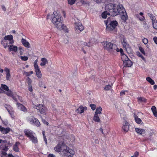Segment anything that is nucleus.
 <instances>
[{"label": "nucleus", "instance_id": "nucleus-43", "mask_svg": "<svg viewBox=\"0 0 157 157\" xmlns=\"http://www.w3.org/2000/svg\"><path fill=\"white\" fill-rule=\"evenodd\" d=\"M36 75L37 77L40 78H41L42 77V74L41 73V71L38 72H37L36 73Z\"/></svg>", "mask_w": 157, "mask_h": 157}, {"label": "nucleus", "instance_id": "nucleus-36", "mask_svg": "<svg viewBox=\"0 0 157 157\" xmlns=\"http://www.w3.org/2000/svg\"><path fill=\"white\" fill-rule=\"evenodd\" d=\"M112 52H114L116 51L117 52H119L120 51V49L118 48L117 46L115 44L113 46V49Z\"/></svg>", "mask_w": 157, "mask_h": 157}, {"label": "nucleus", "instance_id": "nucleus-37", "mask_svg": "<svg viewBox=\"0 0 157 157\" xmlns=\"http://www.w3.org/2000/svg\"><path fill=\"white\" fill-rule=\"evenodd\" d=\"M33 124L37 127L40 126V122H39V121L36 118V120H35Z\"/></svg>", "mask_w": 157, "mask_h": 157}, {"label": "nucleus", "instance_id": "nucleus-41", "mask_svg": "<svg viewBox=\"0 0 157 157\" xmlns=\"http://www.w3.org/2000/svg\"><path fill=\"white\" fill-rule=\"evenodd\" d=\"M8 112L10 113V115L12 118H13L14 117V116L13 115V110L12 109L11 110L9 111H8Z\"/></svg>", "mask_w": 157, "mask_h": 157}, {"label": "nucleus", "instance_id": "nucleus-27", "mask_svg": "<svg viewBox=\"0 0 157 157\" xmlns=\"http://www.w3.org/2000/svg\"><path fill=\"white\" fill-rule=\"evenodd\" d=\"M154 19V18H152ZM152 25L154 29L157 30V21L154 19H152Z\"/></svg>", "mask_w": 157, "mask_h": 157}, {"label": "nucleus", "instance_id": "nucleus-16", "mask_svg": "<svg viewBox=\"0 0 157 157\" xmlns=\"http://www.w3.org/2000/svg\"><path fill=\"white\" fill-rule=\"evenodd\" d=\"M124 66L125 67H131L132 65V62L130 59H128L123 62Z\"/></svg>", "mask_w": 157, "mask_h": 157}, {"label": "nucleus", "instance_id": "nucleus-47", "mask_svg": "<svg viewBox=\"0 0 157 157\" xmlns=\"http://www.w3.org/2000/svg\"><path fill=\"white\" fill-rule=\"evenodd\" d=\"M20 58L22 60L24 61H27L28 59V58L27 56H21Z\"/></svg>", "mask_w": 157, "mask_h": 157}, {"label": "nucleus", "instance_id": "nucleus-10", "mask_svg": "<svg viewBox=\"0 0 157 157\" xmlns=\"http://www.w3.org/2000/svg\"><path fill=\"white\" fill-rule=\"evenodd\" d=\"M24 131L25 136L29 139L35 134L33 131L28 129H25Z\"/></svg>", "mask_w": 157, "mask_h": 157}, {"label": "nucleus", "instance_id": "nucleus-7", "mask_svg": "<svg viewBox=\"0 0 157 157\" xmlns=\"http://www.w3.org/2000/svg\"><path fill=\"white\" fill-rule=\"evenodd\" d=\"M3 46L4 48H6L7 47L10 51H13L16 52L17 51V47L16 46L13 45V44H11L10 45L8 44L7 42L6 41V44L4 43L3 44Z\"/></svg>", "mask_w": 157, "mask_h": 157}, {"label": "nucleus", "instance_id": "nucleus-17", "mask_svg": "<svg viewBox=\"0 0 157 157\" xmlns=\"http://www.w3.org/2000/svg\"><path fill=\"white\" fill-rule=\"evenodd\" d=\"M21 42L24 46L28 48H30V44L26 40L23 38H22L21 39Z\"/></svg>", "mask_w": 157, "mask_h": 157}, {"label": "nucleus", "instance_id": "nucleus-40", "mask_svg": "<svg viewBox=\"0 0 157 157\" xmlns=\"http://www.w3.org/2000/svg\"><path fill=\"white\" fill-rule=\"evenodd\" d=\"M70 141L72 143L74 142L75 140V136L73 135H71L70 137Z\"/></svg>", "mask_w": 157, "mask_h": 157}, {"label": "nucleus", "instance_id": "nucleus-14", "mask_svg": "<svg viewBox=\"0 0 157 157\" xmlns=\"http://www.w3.org/2000/svg\"><path fill=\"white\" fill-rule=\"evenodd\" d=\"M10 130L11 129L9 128H5L2 127V126L0 125V131H1L3 134H7L10 131Z\"/></svg>", "mask_w": 157, "mask_h": 157}, {"label": "nucleus", "instance_id": "nucleus-53", "mask_svg": "<svg viewBox=\"0 0 157 157\" xmlns=\"http://www.w3.org/2000/svg\"><path fill=\"white\" fill-rule=\"evenodd\" d=\"M139 155V152L137 151L135 152L133 155L131 157H137Z\"/></svg>", "mask_w": 157, "mask_h": 157}, {"label": "nucleus", "instance_id": "nucleus-39", "mask_svg": "<svg viewBox=\"0 0 157 157\" xmlns=\"http://www.w3.org/2000/svg\"><path fill=\"white\" fill-rule=\"evenodd\" d=\"M79 1L83 5L87 4L89 3V2L87 1H85L84 0H79Z\"/></svg>", "mask_w": 157, "mask_h": 157}, {"label": "nucleus", "instance_id": "nucleus-51", "mask_svg": "<svg viewBox=\"0 0 157 157\" xmlns=\"http://www.w3.org/2000/svg\"><path fill=\"white\" fill-rule=\"evenodd\" d=\"M142 42L145 44H146L148 43V40L147 38H144L142 40Z\"/></svg>", "mask_w": 157, "mask_h": 157}, {"label": "nucleus", "instance_id": "nucleus-21", "mask_svg": "<svg viewBox=\"0 0 157 157\" xmlns=\"http://www.w3.org/2000/svg\"><path fill=\"white\" fill-rule=\"evenodd\" d=\"M20 143L18 142H17L13 147V149L14 151L16 152H18L19 151V149L18 148V146L20 145Z\"/></svg>", "mask_w": 157, "mask_h": 157}, {"label": "nucleus", "instance_id": "nucleus-20", "mask_svg": "<svg viewBox=\"0 0 157 157\" xmlns=\"http://www.w3.org/2000/svg\"><path fill=\"white\" fill-rule=\"evenodd\" d=\"M18 108L21 110L23 111L24 112H25L27 111V109L24 105L19 103H17Z\"/></svg>", "mask_w": 157, "mask_h": 157}, {"label": "nucleus", "instance_id": "nucleus-33", "mask_svg": "<svg viewBox=\"0 0 157 157\" xmlns=\"http://www.w3.org/2000/svg\"><path fill=\"white\" fill-rule=\"evenodd\" d=\"M75 153L74 150L69 149V157H72L74 155Z\"/></svg>", "mask_w": 157, "mask_h": 157}, {"label": "nucleus", "instance_id": "nucleus-1", "mask_svg": "<svg viewBox=\"0 0 157 157\" xmlns=\"http://www.w3.org/2000/svg\"><path fill=\"white\" fill-rule=\"evenodd\" d=\"M50 16L51 17L52 22L55 28L59 30H63L66 33H68V29L66 26L62 22L61 16L59 13L55 11L51 15L50 14L47 15V19H49Z\"/></svg>", "mask_w": 157, "mask_h": 157}, {"label": "nucleus", "instance_id": "nucleus-19", "mask_svg": "<svg viewBox=\"0 0 157 157\" xmlns=\"http://www.w3.org/2000/svg\"><path fill=\"white\" fill-rule=\"evenodd\" d=\"M41 63L40 65L41 66H44L46 64L48 63V61L45 58H43L41 59Z\"/></svg>", "mask_w": 157, "mask_h": 157}, {"label": "nucleus", "instance_id": "nucleus-2", "mask_svg": "<svg viewBox=\"0 0 157 157\" xmlns=\"http://www.w3.org/2000/svg\"><path fill=\"white\" fill-rule=\"evenodd\" d=\"M54 150L57 152L61 151L64 157H69V148L63 143H59L54 148Z\"/></svg>", "mask_w": 157, "mask_h": 157}, {"label": "nucleus", "instance_id": "nucleus-60", "mask_svg": "<svg viewBox=\"0 0 157 157\" xmlns=\"http://www.w3.org/2000/svg\"><path fill=\"white\" fill-rule=\"evenodd\" d=\"M153 40L155 43L157 44V37L155 36L153 38Z\"/></svg>", "mask_w": 157, "mask_h": 157}, {"label": "nucleus", "instance_id": "nucleus-22", "mask_svg": "<svg viewBox=\"0 0 157 157\" xmlns=\"http://www.w3.org/2000/svg\"><path fill=\"white\" fill-rule=\"evenodd\" d=\"M29 140L34 144H37L38 143V140L37 137L35 136L34 135L30 138Z\"/></svg>", "mask_w": 157, "mask_h": 157}, {"label": "nucleus", "instance_id": "nucleus-49", "mask_svg": "<svg viewBox=\"0 0 157 157\" xmlns=\"http://www.w3.org/2000/svg\"><path fill=\"white\" fill-rule=\"evenodd\" d=\"M90 106L91 108V109L93 110H94L96 108V106L95 105L91 104L90 105Z\"/></svg>", "mask_w": 157, "mask_h": 157}, {"label": "nucleus", "instance_id": "nucleus-12", "mask_svg": "<svg viewBox=\"0 0 157 157\" xmlns=\"http://www.w3.org/2000/svg\"><path fill=\"white\" fill-rule=\"evenodd\" d=\"M122 44L124 48H125L126 50L128 51H130L131 50V48L129 44L127 43L126 40L125 39H123L122 41Z\"/></svg>", "mask_w": 157, "mask_h": 157}, {"label": "nucleus", "instance_id": "nucleus-61", "mask_svg": "<svg viewBox=\"0 0 157 157\" xmlns=\"http://www.w3.org/2000/svg\"><path fill=\"white\" fill-rule=\"evenodd\" d=\"M68 37L67 36V38L66 39H64L63 40V42L65 44H67L68 43Z\"/></svg>", "mask_w": 157, "mask_h": 157}, {"label": "nucleus", "instance_id": "nucleus-38", "mask_svg": "<svg viewBox=\"0 0 157 157\" xmlns=\"http://www.w3.org/2000/svg\"><path fill=\"white\" fill-rule=\"evenodd\" d=\"M1 87L4 90L7 91V90H9L8 87L6 85L1 84Z\"/></svg>", "mask_w": 157, "mask_h": 157}, {"label": "nucleus", "instance_id": "nucleus-55", "mask_svg": "<svg viewBox=\"0 0 157 157\" xmlns=\"http://www.w3.org/2000/svg\"><path fill=\"white\" fill-rule=\"evenodd\" d=\"M10 73H6V79L7 80H9L10 79Z\"/></svg>", "mask_w": 157, "mask_h": 157}, {"label": "nucleus", "instance_id": "nucleus-58", "mask_svg": "<svg viewBox=\"0 0 157 157\" xmlns=\"http://www.w3.org/2000/svg\"><path fill=\"white\" fill-rule=\"evenodd\" d=\"M148 15L150 17V18L151 19V20L152 21V18H154L153 19H154V20H155V17L152 14H148Z\"/></svg>", "mask_w": 157, "mask_h": 157}, {"label": "nucleus", "instance_id": "nucleus-54", "mask_svg": "<svg viewBox=\"0 0 157 157\" xmlns=\"http://www.w3.org/2000/svg\"><path fill=\"white\" fill-rule=\"evenodd\" d=\"M34 68H35V72L36 73L37 72H40V69L38 66L35 67Z\"/></svg>", "mask_w": 157, "mask_h": 157}, {"label": "nucleus", "instance_id": "nucleus-52", "mask_svg": "<svg viewBox=\"0 0 157 157\" xmlns=\"http://www.w3.org/2000/svg\"><path fill=\"white\" fill-rule=\"evenodd\" d=\"M25 73L27 76H29L31 74H33V72L32 71H31L28 72H25Z\"/></svg>", "mask_w": 157, "mask_h": 157}, {"label": "nucleus", "instance_id": "nucleus-57", "mask_svg": "<svg viewBox=\"0 0 157 157\" xmlns=\"http://www.w3.org/2000/svg\"><path fill=\"white\" fill-rule=\"evenodd\" d=\"M38 60L36 59L34 63V67H36L38 66L37 65Z\"/></svg>", "mask_w": 157, "mask_h": 157}, {"label": "nucleus", "instance_id": "nucleus-9", "mask_svg": "<svg viewBox=\"0 0 157 157\" xmlns=\"http://www.w3.org/2000/svg\"><path fill=\"white\" fill-rule=\"evenodd\" d=\"M36 108L38 110V112L42 114H44L46 111V107L41 105H36Z\"/></svg>", "mask_w": 157, "mask_h": 157}, {"label": "nucleus", "instance_id": "nucleus-45", "mask_svg": "<svg viewBox=\"0 0 157 157\" xmlns=\"http://www.w3.org/2000/svg\"><path fill=\"white\" fill-rule=\"evenodd\" d=\"M18 49L19 51L20 54L21 55H22L23 54V52L24 51V50L21 47H20L18 48Z\"/></svg>", "mask_w": 157, "mask_h": 157}, {"label": "nucleus", "instance_id": "nucleus-28", "mask_svg": "<svg viewBox=\"0 0 157 157\" xmlns=\"http://www.w3.org/2000/svg\"><path fill=\"white\" fill-rule=\"evenodd\" d=\"M146 80L149 82L151 84L154 85L155 84L154 81L150 77H147L146 78Z\"/></svg>", "mask_w": 157, "mask_h": 157}, {"label": "nucleus", "instance_id": "nucleus-3", "mask_svg": "<svg viewBox=\"0 0 157 157\" xmlns=\"http://www.w3.org/2000/svg\"><path fill=\"white\" fill-rule=\"evenodd\" d=\"M114 13H116V16L118 15H121V19L124 21H125L128 18V16L123 6L120 4H118L117 5Z\"/></svg>", "mask_w": 157, "mask_h": 157}, {"label": "nucleus", "instance_id": "nucleus-13", "mask_svg": "<svg viewBox=\"0 0 157 157\" xmlns=\"http://www.w3.org/2000/svg\"><path fill=\"white\" fill-rule=\"evenodd\" d=\"M76 29L78 33L81 32L84 29V27L82 24L80 23H76Z\"/></svg>", "mask_w": 157, "mask_h": 157}, {"label": "nucleus", "instance_id": "nucleus-26", "mask_svg": "<svg viewBox=\"0 0 157 157\" xmlns=\"http://www.w3.org/2000/svg\"><path fill=\"white\" fill-rule=\"evenodd\" d=\"M134 117L136 122L137 123L140 124L141 122V120L140 119L138 118L137 116L136 115L134 114Z\"/></svg>", "mask_w": 157, "mask_h": 157}, {"label": "nucleus", "instance_id": "nucleus-59", "mask_svg": "<svg viewBox=\"0 0 157 157\" xmlns=\"http://www.w3.org/2000/svg\"><path fill=\"white\" fill-rule=\"evenodd\" d=\"M94 2H96L97 3L99 4L101 2L102 0H93Z\"/></svg>", "mask_w": 157, "mask_h": 157}, {"label": "nucleus", "instance_id": "nucleus-31", "mask_svg": "<svg viewBox=\"0 0 157 157\" xmlns=\"http://www.w3.org/2000/svg\"><path fill=\"white\" fill-rule=\"evenodd\" d=\"M93 120L95 122H99L100 121V119L98 115H96L94 114Z\"/></svg>", "mask_w": 157, "mask_h": 157}, {"label": "nucleus", "instance_id": "nucleus-35", "mask_svg": "<svg viewBox=\"0 0 157 157\" xmlns=\"http://www.w3.org/2000/svg\"><path fill=\"white\" fill-rule=\"evenodd\" d=\"M5 107L7 109L8 111L11 110L13 109L12 107L10 105H5Z\"/></svg>", "mask_w": 157, "mask_h": 157}, {"label": "nucleus", "instance_id": "nucleus-46", "mask_svg": "<svg viewBox=\"0 0 157 157\" xmlns=\"http://www.w3.org/2000/svg\"><path fill=\"white\" fill-rule=\"evenodd\" d=\"M138 99L139 101H144L145 102L146 101V99L144 98L140 97L138 98Z\"/></svg>", "mask_w": 157, "mask_h": 157}, {"label": "nucleus", "instance_id": "nucleus-8", "mask_svg": "<svg viewBox=\"0 0 157 157\" xmlns=\"http://www.w3.org/2000/svg\"><path fill=\"white\" fill-rule=\"evenodd\" d=\"M115 44H113L111 42L106 41L104 44V47L105 49L110 52H112L113 46Z\"/></svg>", "mask_w": 157, "mask_h": 157}, {"label": "nucleus", "instance_id": "nucleus-64", "mask_svg": "<svg viewBox=\"0 0 157 157\" xmlns=\"http://www.w3.org/2000/svg\"><path fill=\"white\" fill-rule=\"evenodd\" d=\"M29 90L30 91L32 92L33 91L32 86L31 85H29Z\"/></svg>", "mask_w": 157, "mask_h": 157}, {"label": "nucleus", "instance_id": "nucleus-29", "mask_svg": "<svg viewBox=\"0 0 157 157\" xmlns=\"http://www.w3.org/2000/svg\"><path fill=\"white\" fill-rule=\"evenodd\" d=\"M121 58L123 62L129 59L127 56L125 54H122L121 56Z\"/></svg>", "mask_w": 157, "mask_h": 157}, {"label": "nucleus", "instance_id": "nucleus-56", "mask_svg": "<svg viewBox=\"0 0 157 157\" xmlns=\"http://www.w3.org/2000/svg\"><path fill=\"white\" fill-rule=\"evenodd\" d=\"M76 0H69V4L73 5L76 2Z\"/></svg>", "mask_w": 157, "mask_h": 157}, {"label": "nucleus", "instance_id": "nucleus-48", "mask_svg": "<svg viewBox=\"0 0 157 157\" xmlns=\"http://www.w3.org/2000/svg\"><path fill=\"white\" fill-rule=\"evenodd\" d=\"M139 50L140 51V52L143 54H144V55H145V52L144 51V48H143L141 47H139Z\"/></svg>", "mask_w": 157, "mask_h": 157}, {"label": "nucleus", "instance_id": "nucleus-30", "mask_svg": "<svg viewBox=\"0 0 157 157\" xmlns=\"http://www.w3.org/2000/svg\"><path fill=\"white\" fill-rule=\"evenodd\" d=\"M107 15H110L109 13L107 11H104L102 13L101 16L103 18L105 19L107 17Z\"/></svg>", "mask_w": 157, "mask_h": 157}, {"label": "nucleus", "instance_id": "nucleus-42", "mask_svg": "<svg viewBox=\"0 0 157 157\" xmlns=\"http://www.w3.org/2000/svg\"><path fill=\"white\" fill-rule=\"evenodd\" d=\"M137 55L139 57H141L144 61L146 62L145 58L140 52L138 53Z\"/></svg>", "mask_w": 157, "mask_h": 157}, {"label": "nucleus", "instance_id": "nucleus-44", "mask_svg": "<svg viewBox=\"0 0 157 157\" xmlns=\"http://www.w3.org/2000/svg\"><path fill=\"white\" fill-rule=\"evenodd\" d=\"M111 88V86L110 85H108L105 86L104 89L106 90H110Z\"/></svg>", "mask_w": 157, "mask_h": 157}, {"label": "nucleus", "instance_id": "nucleus-5", "mask_svg": "<svg viewBox=\"0 0 157 157\" xmlns=\"http://www.w3.org/2000/svg\"><path fill=\"white\" fill-rule=\"evenodd\" d=\"M114 4L109 3L106 6L105 9L107 12L109 11V14L112 16H116V13H114L115 7Z\"/></svg>", "mask_w": 157, "mask_h": 157}, {"label": "nucleus", "instance_id": "nucleus-15", "mask_svg": "<svg viewBox=\"0 0 157 157\" xmlns=\"http://www.w3.org/2000/svg\"><path fill=\"white\" fill-rule=\"evenodd\" d=\"M87 110V107H83L82 106H80L76 110V111L77 113H82L84 112V110Z\"/></svg>", "mask_w": 157, "mask_h": 157}, {"label": "nucleus", "instance_id": "nucleus-25", "mask_svg": "<svg viewBox=\"0 0 157 157\" xmlns=\"http://www.w3.org/2000/svg\"><path fill=\"white\" fill-rule=\"evenodd\" d=\"M102 109L101 107H98L96 109V111L95 113V114L98 115L101 113Z\"/></svg>", "mask_w": 157, "mask_h": 157}, {"label": "nucleus", "instance_id": "nucleus-32", "mask_svg": "<svg viewBox=\"0 0 157 157\" xmlns=\"http://www.w3.org/2000/svg\"><path fill=\"white\" fill-rule=\"evenodd\" d=\"M5 92V94L9 96L12 97L13 95V93L12 91L9 90Z\"/></svg>", "mask_w": 157, "mask_h": 157}, {"label": "nucleus", "instance_id": "nucleus-62", "mask_svg": "<svg viewBox=\"0 0 157 157\" xmlns=\"http://www.w3.org/2000/svg\"><path fill=\"white\" fill-rule=\"evenodd\" d=\"M5 71L6 72V73H10V70L7 68H5Z\"/></svg>", "mask_w": 157, "mask_h": 157}, {"label": "nucleus", "instance_id": "nucleus-6", "mask_svg": "<svg viewBox=\"0 0 157 157\" xmlns=\"http://www.w3.org/2000/svg\"><path fill=\"white\" fill-rule=\"evenodd\" d=\"M4 41H2V44H3L5 43L6 44V41L8 44H12L14 43V40H13V37L12 35H10L5 36L4 37Z\"/></svg>", "mask_w": 157, "mask_h": 157}, {"label": "nucleus", "instance_id": "nucleus-23", "mask_svg": "<svg viewBox=\"0 0 157 157\" xmlns=\"http://www.w3.org/2000/svg\"><path fill=\"white\" fill-rule=\"evenodd\" d=\"M93 40H94V39H91V40H90V42L88 43H84V45L85 46H86L89 47L92 46L93 45V44H94Z\"/></svg>", "mask_w": 157, "mask_h": 157}, {"label": "nucleus", "instance_id": "nucleus-50", "mask_svg": "<svg viewBox=\"0 0 157 157\" xmlns=\"http://www.w3.org/2000/svg\"><path fill=\"white\" fill-rule=\"evenodd\" d=\"M27 83L29 85H31L32 83V80L29 77H28L27 78Z\"/></svg>", "mask_w": 157, "mask_h": 157}, {"label": "nucleus", "instance_id": "nucleus-24", "mask_svg": "<svg viewBox=\"0 0 157 157\" xmlns=\"http://www.w3.org/2000/svg\"><path fill=\"white\" fill-rule=\"evenodd\" d=\"M151 110L152 111L155 117H157V111L156 107L153 106L151 108Z\"/></svg>", "mask_w": 157, "mask_h": 157}, {"label": "nucleus", "instance_id": "nucleus-4", "mask_svg": "<svg viewBox=\"0 0 157 157\" xmlns=\"http://www.w3.org/2000/svg\"><path fill=\"white\" fill-rule=\"evenodd\" d=\"M104 22L106 26V29L108 31H112L115 29L118 25L116 21H111L109 18L105 21Z\"/></svg>", "mask_w": 157, "mask_h": 157}, {"label": "nucleus", "instance_id": "nucleus-11", "mask_svg": "<svg viewBox=\"0 0 157 157\" xmlns=\"http://www.w3.org/2000/svg\"><path fill=\"white\" fill-rule=\"evenodd\" d=\"M124 121L123 124V126L122 129L123 131L126 132H127L129 129V124L126 120L124 119Z\"/></svg>", "mask_w": 157, "mask_h": 157}, {"label": "nucleus", "instance_id": "nucleus-18", "mask_svg": "<svg viewBox=\"0 0 157 157\" xmlns=\"http://www.w3.org/2000/svg\"><path fill=\"white\" fill-rule=\"evenodd\" d=\"M135 130L136 132L140 135H142L145 133V131L143 129L139 128H136Z\"/></svg>", "mask_w": 157, "mask_h": 157}, {"label": "nucleus", "instance_id": "nucleus-34", "mask_svg": "<svg viewBox=\"0 0 157 157\" xmlns=\"http://www.w3.org/2000/svg\"><path fill=\"white\" fill-rule=\"evenodd\" d=\"M36 119V118L33 117H31L29 118L28 120V121L30 122L31 124H33Z\"/></svg>", "mask_w": 157, "mask_h": 157}, {"label": "nucleus", "instance_id": "nucleus-63", "mask_svg": "<svg viewBox=\"0 0 157 157\" xmlns=\"http://www.w3.org/2000/svg\"><path fill=\"white\" fill-rule=\"evenodd\" d=\"M139 19L140 20L142 21L145 19V18L143 16H142L140 17H139Z\"/></svg>", "mask_w": 157, "mask_h": 157}]
</instances>
